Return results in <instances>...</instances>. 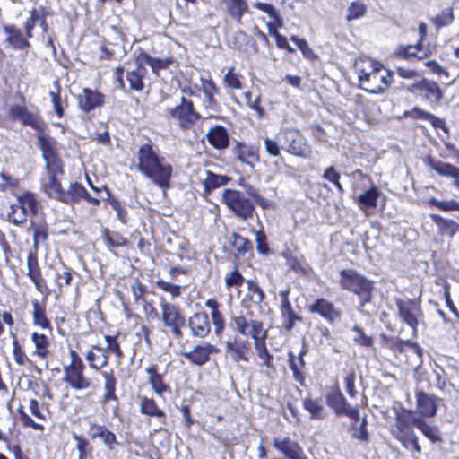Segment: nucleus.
I'll return each instance as SVG.
<instances>
[{"label": "nucleus", "instance_id": "nucleus-1", "mask_svg": "<svg viewBox=\"0 0 459 459\" xmlns=\"http://www.w3.org/2000/svg\"><path fill=\"white\" fill-rule=\"evenodd\" d=\"M137 169L155 186L166 191L170 187L172 166L160 157L154 146L146 143L137 152Z\"/></svg>", "mask_w": 459, "mask_h": 459}, {"label": "nucleus", "instance_id": "nucleus-2", "mask_svg": "<svg viewBox=\"0 0 459 459\" xmlns=\"http://www.w3.org/2000/svg\"><path fill=\"white\" fill-rule=\"evenodd\" d=\"M364 63H367L368 66H360L359 63L356 64L359 81L363 85L361 89L372 94L384 93L385 88L390 84L391 73L386 72L385 75H379L383 67L379 62L368 59Z\"/></svg>", "mask_w": 459, "mask_h": 459}, {"label": "nucleus", "instance_id": "nucleus-3", "mask_svg": "<svg viewBox=\"0 0 459 459\" xmlns=\"http://www.w3.org/2000/svg\"><path fill=\"white\" fill-rule=\"evenodd\" d=\"M340 284L343 290L356 294L359 299V307H363L372 299L373 284L365 276L352 269L340 272Z\"/></svg>", "mask_w": 459, "mask_h": 459}, {"label": "nucleus", "instance_id": "nucleus-4", "mask_svg": "<svg viewBox=\"0 0 459 459\" xmlns=\"http://www.w3.org/2000/svg\"><path fill=\"white\" fill-rule=\"evenodd\" d=\"M413 411L404 410L403 413H399L396 417L395 429L393 431L394 437L399 440L407 449H413L417 453L421 452V448L418 444V438L412 429V415Z\"/></svg>", "mask_w": 459, "mask_h": 459}, {"label": "nucleus", "instance_id": "nucleus-5", "mask_svg": "<svg viewBox=\"0 0 459 459\" xmlns=\"http://www.w3.org/2000/svg\"><path fill=\"white\" fill-rule=\"evenodd\" d=\"M221 197L226 206L238 218L243 221H247L253 218L255 205L253 202L246 197L240 191L226 188L222 191Z\"/></svg>", "mask_w": 459, "mask_h": 459}, {"label": "nucleus", "instance_id": "nucleus-6", "mask_svg": "<svg viewBox=\"0 0 459 459\" xmlns=\"http://www.w3.org/2000/svg\"><path fill=\"white\" fill-rule=\"evenodd\" d=\"M147 74L146 68L137 61L127 67H117L115 78L121 89H126L124 75L129 84V88L135 91H143L144 88L143 78Z\"/></svg>", "mask_w": 459, "mask_h": 459}, {"label": "nucleus", "instance_id": "nucleus-7", "mask_svg": "<svg viewBox=\"0 0 459 459\" xmlns=\"http://www.w3.org/2000/svg\"><path fill=\"white\" fill-rule=\"evenodd\" d=\"M279 141L282 143V148L290 154L298 157H307L309 147L305 137L300 132L294 128H286L278 134Z\"/></svg>", "mask_w": 459, "mask_h": 459}, {"label": "nucleus", "instance_id": "nucleus-8", "mask_svg": "<svg viewBox=\"0 0 459 459\" xmlns=\"http://www.w3.org/2000/svg\"><path fill=\"white\" fill-rule=\"evenodd\" d=\"M8 116L12 121H19L23 126H30L39 133H44L48 127L47 123L38 112L29 110L25 106L12 105Z\"/></svg>", "mask_w": 459, "mask_h": 459}, {"label": "nucleus", "instance_id": "nucleus-9", "mask_svg": "<svg viewBox=\"0 0 459 459\" xmlns=\"http://www.w3.org/2000/svg\"><path fill=\"white\" fill-rule=\"evenodd\" d=\"M160 307L161 320L164 325L169 328L177 338H182L183 333L181 328L186 325V320L179 307L165 300L160 301Z\"/></svg>", "mask_w": 459, "mask_h": 459}, {"label": "nucleus", "instance_id": "nucleus-10", "mask_svg": "<svg viewBox=\"0 0 459 459\" xmlns=\"http://www.w3.org/2000/svg\"><path fill=\"white\" fill-rule=\"evenodd\" d=\"M167 112L172 118L178 120L183 128H189L201 117L195 111L193 102L185 97L181 98L178 105L169 108Z\"/></svg>", "mask_w": 459, "mask_h": 459}, {"label": "nucleus", "instance_id": "nucleus-11", "mask_svg": "<svg viewBox=\"0 0 459 459\" xmlns=\"http://www.w3.org/2000/svg\"><path fill=\"white\" fill-rule=\"evenodd\" d=\"M230 325L240 334L249 335L255 341L265 339L267 335V331L264 330L261 321L254 319L248 321L244 316H233Z\"/></svg>", "mask_w": 459, "mask_h": 459}, {"label": "nucleus", "instance_id": "nucleus-12", "mask_svg": "<svg viewBox=\"0 0 459 459\" xmlns=\"http://www.w3.org/2000/svg\"><path fill=\"white\" fill-rule=\"evenodd\" d=\"M395 305L397 307L399 318L410 326L413 333H415L419 325V318L422 315L420 306L410 299H396Z\"/></svg>", "mask_w": 459, "mask_h": 459}, {"label": "nucleus", "instance_id": "nucleus-13", "mask_svg": "<svg viewBox=\"0 0 459 459\" xmlns=\"http://www.w3.org/2000/svg\"><path fill=\"white\" fill-rule=\"evenodd\" d=\"M424 163L432 170L437 172L439 176L450 178L454 180V185L456 186L459 182V168L442 160L435 159L431 155L426 156Z\"/></svg>", "mask_w": 459, "mask_h": 459}, {"label": "nucleus", "instance_id": "nucleus-14", "mask_svg": "<svg viewBox=\"0 0 459 459\" xmlns=\"http://www.w3.org/2000/svg\"><path fill=\"white\" fill-rule=\"evenodd\" d=\"M84 368L85 367L64 368V381L76 391L90 388L91 386V381L84 377Z\"/></svg>", "mask_w": 459, "mask_h": 459}, {"label": "nucleus", "instance_id": "nucleus-15", "mask_svg": "<svg viewBox=\"0 0 459 459\" xmlns=\"http://www.w3.org/2000/svg\"><path fill=\"white\" fill-rule=\"evenodd\" d=\"M88 435L91 439H101L103 445L109 451H113L115 446H118L115 433L109 430L105 425L95 422L90 423Z\"/></svg>", "mask_w": 459, "mask_h": 459}, {"label": "nucleus", "instance_id": "nucleus-16", "mask_svg": "<svg viewBox=\"0 0 459 459\" xmlns=\"http://www.w3.org/2000/svg\"><path fill=\"white\" fill-rule=\"evenodd\" d=\"M215 351V347L206 342L195 346L191 351L183 352L182 355L192 364L202 367L210 360L211 354Z\"/></svg>", "mask_w": 459, "mask_h": 459}, {"label": "nucleus", "instance_id": "nucleus-17", "mask_svg": "<svg viewBox=\"0 0 459 459\" xmlns=\"http://www.w3.org/2000/svg\"><path fill=\"white\" fill-rule=\"evenodd\" d=\"M233 152L239 161L251 168L259 161V149L256 146L238 142L233 147Z\"/></svg>", "mask_w": 459, "mask_h": 459}, {"label": "nucleus", "instance_id": "nucleus-18", "mask_svg": "<svg viewBox=\"0 0 459 459\" xmlns=\"http://www.w3.org/2000/svg\"><path fill=\"white\" fill-rule=\"evenodd\" d=\"M187 325L194 336L198 338L206 337L211 332L209 316L204 312H197L188 318Z\"/></svg>", "mask_w": 459, "mask_h": 459}, {"label": "nucleus", "instance_id": "nucleus-19", "mask_svg": "<svg viewBox=\"0 0 459 459\" xmlns=\"http://www.w3.org/2000/svg\"><path fill=\"white\" fill-rule=\"evenodd\" d=\"M308 311L312 314H318L328 322H333L340 317V313L335 309L333 304L324 298L316 299L308 306Z\"/></svg>", "mask_w": 459, "mask_h": 459}, {"label": "nucleus", "instance_id": "nucleus-20", "mask_svg": "<svg viewBox=\"0 0 459 459\" xmlns=\"http://www.w3.org/2000/svg\"><path fill=\"white\" fill-rule=\"evenodd\" d=\"M77 100L80 108L85 112H90L104 104L103 95L88 88L78 94Z\"/></svg>", "mask_w": 459, "mask_h": 459}, {"label": "nucleus", "instance_id": "nucleus-21", "mask_svg": "<svg viewBox=\"0 0 459 459\" xmlns=\"http://www.w3.org/2000/svg\"><path fill=\"white\" fill-rule=\"evenodd\" d=\"M3 30L5 35L4 43L13 49H25L30 44L22 35L21 30L14 25H4Z\"/></svg>", "mask_w": 459, "mask_h": 459}, {"label": "nucleus", "instance_id": "nucleus-22", "mask_svg": "<svg viewBox=\"0 0 459 459\" xmlns=\"http://www.w3.org/2000/svg\"><path fill=\"white\" fill-rule=\"evenodd\" d=\"M27 275L35 284L37 290L42 292L46 288V281L43 278L38 257L35 254L30 253L26 259Z\"/></svg>", "mask_w": 459, "mask_h": 459}, {"label": "nucleus", "instance_id": "nucleus-23", "mask_svg": "<svg viewBox=\"0 0 459 459\" xmlns=\"http://www.w3.org/2000/svg\"><path fill=\"white\" fill-rule=\"evenodd\" d=\"M273 446L277 450L283 453L288 459H307L299 444L290 438H275Z\"/></svg>", "mask_w": 459, "mask_h": 459}, {"label": "nucleus", "instance_id": "nucleus-24", "mask_svg": "<svg viewBox=\"0 0 459 459\" xmlns=\"http://www.w3.org/2000/svg\"><path fill=\"white\" fill-rule=\"evenodd\" d=\"M85 359L91 368L98 370L108 365L109 356L106 349L99 345H93L88 351Z\"/></svg>", "mask_w": 459, "mask_h": 459}, {"label": "nucleus", "instance_id": "nucleus-25", "mask_svg": "<svg viewBox=\"0 0 459 459\" xmlns=\"http://www.w3.org/2000/svg\"><path fill=\"white\" fill-rule=\"evenodd\" d=\"M389 346L394 352H403L405 346L409 347L411 351L417 356V362L414 367V371H418V369L421 366L423 356V350L418 343L413 342L410 340H393L390 342Z\"/></svg>", "mask_w": 459, "mask_h": 459}, {"label": "nucleus", "instance_id": "nucleus-26", "mask_svg": "<svg viewBox=\"0 0 459 459\" xmlns=\"http://www.w3.org/2000/svg\"><path fill=\"white\" fill-rule=\"evenodd\" d=\"M417 410L423 417H434L437 414L435 397L424 392L417 394Z\"/></svg>", "mask_w": 459, "mask_h": 459}, {"label": "nucleus", "instance_id": "nucleus-27", "mask_svg": "<svg viewBox=\"0 0 459 459\" xmlns=\"http://www.w3.org/2000/svg\"><path fill=\"white\" fill-rule=\"evenodd\" d=\"M207 140L216 149H224L230 143L227 130L222 126H215L206 134Z\"/></svg>", "mask_w": 459, "mask_h": 459}, {"label": "nucleus", "instance_id": "nucleus-28", "mask_svg": "<svg viewBox=\"0 0 459 459\" xmlns=\"http://www.w3.org/2000/svg\"><path fill=\"white\" fill-rule=\"evenodd\" d=\"M307 353L306 348H303L299 352L298 360L295 359L293 352H289V366L293 373V378L299 383L300 385H305V375L302 372V368L305 367L304 356Z\"/></svg>", "mask_w": 459, "mask_h": 459}, {"label": "nucleus", "instance_id": "nucleus-29", "mask_svg": "<svg viewBox=\"0 0 459 459\" xmlns=\"http://www.w3.org/2000/svg\"><path fill=\"white\" fill-rule=\"evenodd\" d=\"M226 348L227 351L232 355L235 360H248L247 352L249 346L247 341L235 338L233 341L227 342Z\"/></svg>", "mask_w": 459, "mask_h": 459}, {"label": "nucleus", "instance_id": "nucleus-30", "mask_svg": "<svg viewBox=\"0 0 459 459\" xmlns=\"http://www.w3.org/2000/svg\"><path fill=\"white\" fill-rule=\"evenodd\" d=\"M146 373L148 374L149 383L157 394L162 395L169 391V386L164 383L162 376L157 372V366L152 365L147 368Z\"/></svg>", "mask_w": 459, "mask_h": 459}, {"label": "nucleus", "instance_id": "nucleus-31", "mask_svg": "<svg viewBox=\"0 0 459 459\" xmlns=\"http://www.w3.org/2000/svg\"><path fill=\"white\" fill-rule=\"evenodd\" d=\"M140 400L141 413L151 417H156L160 419L161 423L165 422L166 416L164 411L157 406L156 402L152 398L143 396L141 397Z\"/></svg>", "mask_w": 459, "mask_h": 459}, {"label": "nucleus", "instance_id": "nucleus-32", "mask_svg": "<svg viewBox=\"0 0 459 459\" xmlns=\"http://www.w3.org/2000/svg\"><path fill=\"white\" fill-rule=\"evenodd\" d=\"M421 91L425 93V99L439 104L443 99V91L438 84L428 79L421 80Z\"/></svg>", "mask_w": 459, "mask_h": 459}, {"label": "nucleus", "instance_id": "nucleus-33", "mask_svg": "<svg viewBox=\"0 0 459 459\" xmlns=\"http://www.w3.org/2000/svg\"><path fill=\"white\" fill-rule=\"evenodd\" d=\"M227 11L230 17L241 23L243 15L248 12V5L246 0H224Z\"/></svg>", "mask_w": 459, "mask_h": 459}, {"label": "nucleus", "instance_id": "nucleus-34", "mask_svg": "<svg viewBox=\"0 0 459 459\" xmlns=\"http://www.w3.org/2000/svg\"><path fill=\"white\" fill-rule=\"evenodd\" d=\"M413 426L419 429L422 434L428 437L432 443L441 441L438 429L435 426L429 425L425 420L420 417L412 418Z\"/></svg>", "mask_w": 459, "mask_h": 459}, {"label": "nucleus", "instance_id": "nucleus-35", "mask_svg": "<svg viewBox=\"0 0 459 459\" xmlns=\"http://www.w3.org/2000/svg\"><path fill=\"white\" fill-rule=\"evenodd\" d=\"M431 217L442 235L452 238L459 230V224L452 220L443 219L437 214H432Z\"/></svg>", "mask_w": 459, "mask_h": 459}, {"label": "nucleus", "instance_id": "nucleus-36", "mask_svg": "<svg viewBox=\"0 0 459 459\" xmlns=\"http://www.w3.org/2000/svg\"><path fill=\"white\" fill-rule=\"evenodd\" d=\"M38 141L44 160H49V158L56 156V142L51 136L41 133L38 136Z\"/></svg>", "mask_w": 459, "mask_h": 459}, {"label": "nucleus", "instance_id": "nucleus-37", "mask_svg": "<svg viewBox=\"0 0 459 459\" xmlns=\"http://www.w3.org/2000/svg\"><path fill=\"white\" fill-rule=\"evenodd\" d=\"M326 403L333 408L336 414H342L349 403L342 394L339 391L329 393L326 395Z\"/></svg>", "mask_w": 459, "mask_h": 459}, {"label": "nucleus", "instance_id": "nucleus-38", "mask_svg": "<svg viewBox=\"0 0 459 459\" xmlns=\"http://www.w3.org/2000/svg\"><path fill=\"white\" fill-rule=\"evenodd\" d=\"M43 187L50 197L62 201L64 190L56 177L47 176V178L43 179Z\"/></svg>", "mask_w": 459, "mask_h": 459}, {"label": "nucleus", "instance_id": "nucleus-39", "mask_svg": "<svg viewBox=\"0 0 459 459\" xmlns=\"http://www.w3.org/2000/svg\"><path fill=\"white\" fill-rule=\"evenodd\" d=\"M32 307L33 324L43 329H51L50 322L46 316L45 307L38 300L32 301Z\"/></svg>", "mask_w": 459, "mask_h": 459}, {"label": "nucleus", "instance_id": "nucleus-40", "mask_svg": "<svg viewBox=\"0 0 459 459\" xmlns=\"http://www.w3.org/2000/svg\"><path fill=\"white\" fill-rule=\"evenodd\" d=\"M303 406L309 412L311 419L323 420L325 418V408L319 400L305 398Z\"/></svg>", "mask_w": 459, "mask_h": 459}, {"label": "nucleus", "instance_id": "nucleus-41", "mask_svg": "<svg viewBox=\"0 0 459 459\" xmlns=\"http://www.w3.org/2000/svg\"><path fill=\"white\" fill-rule=\"evenodd\" d=\"M84 195H86V189L83 186L79 183H74L70 185L67 191H64L61 202L70 204L78 201Z\"/></svg>", "mask_w": 459, "mask_h": 459}, {"label": "nucleus", "instance_id": "nucleus-42", "mask_svg": "<svg viewBox=\"0 0 459 459\" xmlns=\"http://www.w3.org/2000/svg\"><path fill=\"white\" fill-rule=\"evenodd\" d=\"M7 219L10 222L15 225H20L26 221L27 212L24 211V207H22L17 201L15 204H12L10 205Z\"/></svg>", "mask_w": 459, "mask_h": 459}, {"label": "nucleus", "instance_id": "nucleus-43", "mask_svg": "<svg viewBox=\"0 0 459 459\" xmlns=\"http://www.w3.org/2000/svg\"><path fill=\"white\" fill-rule=\"evenodd\" d=\"M254 7L258 9L259 11L266 13L270 18H272L277 27H282L283 26V21L281 15L279 14V12L277 9L270 4H265L262 2H255L253 3Z\"/></svg>", "mask_w": 459, "mask_h": 459}, {"label": "nucleus", "instance_id": "nucleus-44", "mask_svg": "<svg viewBox=\"0 0 459 459\" xmlns=\"http://www.w3.org/2000/svg\"><path fill=\"white\" fill-rule=\"evenodd\" d=\"M31 339L34 342L37 355L41 358H46L48 354V338L43 333H33Z\"/></svg>", "mask_w": 459, "mask_h": 459}, {"label": "nucleus", "instance_id": "nucleus-45", "mask_svg": "<svg viewBox=\"0 0 459 459\" xmlns=\"http://www.w3.org/2000/svg\"><path fill=\"white\" fill-rule=\"evenodd\" d=\"M367 6L361 1H353L347 9L346 20L351 22L365 16Z\"/></svg>", "mask_w": 459, "mask_h": 459}, {"label": "nucleus", "instance_id": "nucleus-46", "mask_svg": "<svg viewBox=\"0 0 459 459\" xmlns=\"http://www.w3.org/2000/svg\"><path fill=\"white\" fill-rule=\"evenodd\" d=\"M247 283L248 299L255 305H260L264 299V292L255 281H247Z\"/></svg>", "mask_w": 459, "mask_h": 459}, {"label": "nucleus", "instance_id": "nucleus-47", "mask_svg": "<svg viewBox=\"0 0 459 459\" xmlns=\"http://www.w3.org/2000/svg\"><path fill=\"white\" fill-rule=\"evenodd\" d=\"M378 196L379 191L377 187L373 186L367 190L365 193L361 194L358 197V202L360 205L365 207H376Z\"/></svg>", "mask_w": 459, "mask_h": 459}, {"label": "nucleus", "instance_id": "nucleus-48", "mask_svg": "<svg viewBox=\"0 0 459 459\" xmlns=\"http://www.w3.org/2000/svg\"><path fill=\"white\" fill-rule=\"evenodd\" d=\"M139 61L141 64L143 63L150 65L152 71L156 74L160 69L166 68L170 64V61L169 60L155 58L148 54H142L139 57Z\"/></svg>", "mask_w": 459, "mask_h": 459}, {"label": "nucleus", "instance_id": "nucleus-49", "mask_svg": "<svg viewBox=\"0 0 459 459\" xmlns=\"http://www.w3.org/2000/svg\"><path fill=\"white\" fill-rule=\"evenodd\" d=\"M18 203L24 207V211L30 210L32 214H37L39 209L38 200L33 194L28 192L19 196Z\"/></svg>", "mask_w": 459, "mask_h": 459}, {"label": "nucleus", "instance_id": "nucleus-50", "mask_svg": "<svg viewBox=\"0 0 459 459\" xmlns=\"http://www.w3.org/2000/svg\"><path fill=\"white\" fill-rule=\"evenodd\" d=\"M229 181L230 178L226 176L215 175L209 172L207 178L204 180V189L209 192L227 184Z\"/></svg>", "mask_w": 459, "mask_h": 459}, {"label": "nucleus", "instance_id": "nucleus-51", "mask_svg": "<svg viewBox=\"0 0 459 459\" xmlns=\"http://www.w3.org/2000/svg\"><path fill=\"white\" fill-rule=\"evenodd\" d=\"M242 186L246 193L263 209H266L271 206V201L259 195L258 191L253 186L249 184H243Z\"/></svg>", "mask_w": 459, "mask_h": 459}, {"label": "nucleus", "instance_id": "nucleus-52", "mask_svg": "<svg viewBox=\"0 0 459 459\" xmlns=\"http://www.w3.org/2000/svg\"><path fill=\"white\" fill-rule=\"evenodd\" d=\"M454 21L453 10L451 8H446L441 12L440 14L437 15L433 19L434 24L437 28H441L444 26H447L451 24Z\"/></svg>", "mask_w": 459, "mask_h": 459}, {"label": "nucleus", "instance_id": "nucleus-53", "mask_svg": "<svg viewBox=\"0 0 459 459\" xmlns=\"http://www.w3.org/2000/svg\"><path fill=\"white\" fill-rule=\"evenodd\" d=\"M233 68L229 69V71L223 76V82L226 87L233 90L241 88V81L240 75L234 73Z\"/></svg>", "mask_w": 459, "mask_h": 459}, {"label": "nucleus", "instance_id": "nucleus-54", "mask_svg": "<svg viewBox=\"0 0 459 459\" xmlns=\"http://www.w3.org/2000/svg\"><path fill=\"white\" fill-rule=\"evenodd\" d=\"M255 349L257 351L258 357L264 361V364L270 368L273 356L269 353L265 346L264 339L255 341Z\"/></svg>", "mask_w": 459, "mask_h": 459}, {"label": "nucleus", "instance_id": "nucleus-55", "mask_svg": "<svg viewBox=\"0 0 459 459\" xmlns=\"http://www.w3.org/2000/svg\"><path fill=\"white\" fill-rule=\"evenodd\" d=\"M44 160L46 162L47 176L56 177L62 173V163L57 156Z\"/></svg>", "mask_w": 459, "mask_h": 459}, {"label": "nucleus", "instance_id": "nucleus-56", "mask_svg": "<svg viewBox=\"0 0 459 459\" xmlns=\"http://www.w3.org/2000/svg\"><path fill=\"white\" fill-rule=\"evenodd\" d=\"M281 317L283 327L287 332H290L294 328L296 322L302 320L301 316L297 315L294 310L281 314Z\"/></svg>", "mask_w": 459, "mask_h": 459}, {"label": "nucleus", "instance_id": "nucleus-57", "mask_svg": "<svg viewBox=\"0 0 459 459\" xmlns=\"http://www.w3.org/2000/svg\"><path fill=\"white\" fill-rule=\"evenodd\" d=\"M290 39L297 45V47L300 49L304 56L309 59H313L316 57L311 48L308 46L307 42L304 39H300L297 36H292Z\"/></svg>", "mask_w": 459, "mask_h": 459}, {"label": "nucleus", "instance_id": "nucleus-58", "mask_svg": "<svg viewBox=\"0 0 459 459\" xmlns=\"http://www.w3.org/2000/svg\"><path fill=\"white\" fill-rule=\"evenodd\" d=\"M155 284L162 290L170 293L173 298H178L181 295V287L179 285H176L163 280L157 281Z\"/></svg>", "mask_w": 459, "mask_h": 459}, {"label": "nucleus", "instance_id": "nucleus-59", "mask_svg": "<svg viewBox=\"0 0 459 459\" xmlns=\"http://www.w3.org/2000/svg\"><path fill=\"white\" fill-rule=\"evenodd\" d=\"M352 331L355 333V336L353 337L355 342L365 347H370L372 345V338L366 335L360 327L354 325Z\"/></svg>", "mask_w": 459, "mask_h": 459}, {"label": "nucleus", "instance_id": "nucleus-60", "mask_svg": "<svg viewBox=\"0 0 459 459\" xmlns=\"http://www.w3.org/2000/svg\"><path fill=\"white\" fill-rule=\"evenodd\" d=\"M104 338L107 342V347L105 349L108 351V353L112 352L117 357L118 359H121L123 357V352L118 342H117V337L105 335Z\"/></svg>", "mask_w": 459, "mask_h": 459}, {"label": "nucleus", "instance_id": "nucleus-61", "mask_svg": "<svg viewBox=\"0 0 459 459\" xmlns=\"http://www.w3.org/2000/svg\"><path fill=\"white\" fill-rule=\"evenodd\" d=\"M73 438L76 442V448L79 452V459H85L90 446L89 441L86 438L76 434L73 435Z\"/></svg>", "mask_w": 459, "mask_h": 459}, {"label": "nucleus", "instance_id": "nucleus-62", "mask_svg": "<svg viewBox=\"0 0 459 459\" xmlns=\"http://www.w3.org/2000/svg\"><path fill=\"white\" fill-rule=\"evenodd\" d=\"M228 288L241 286L244 282V277L238 270L230 272L225 278Z\"/></svg>", "mask_w": 459, "mask_h": 459}, {"label": "nucleus", "instance_id": "nucleus-63", "mask_svg": "<svg viewBox=\"0 0 459 459\" xmlns=\"http://www.w3.org/2000/svg\"><path fill=\"white\" fill-rule=\"evenodd\" d=\"M323 177L326 180L333 183L341 193L343 192V187L339 180L340 174L334 169L333 167L331 166V167L327 168L325 169Z\"/></svg>", "mask_w": 459, "mask_h": 459}, {"label": "nucleus", "instance_id": "nucleus-64", "mask_svg": "<svg viewBox=\"0 0 459 459\" xmlns=\"http://www.w3.org/2000/svg\"><path fill=\"white\" fill-rule=\"evenodd\" d=\"M13 355L15 362L21 366L24 365L27 361H29V359L23 352L22 347L20 346L16 339L13 341Z\"/></svg>", "mask_w": 459, "mask_h": 459}]
</instances>
